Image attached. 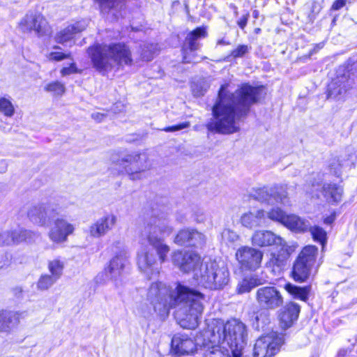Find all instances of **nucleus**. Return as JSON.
Returning a JSON list of instances; mask_svg holds the SVG:
<instances>
[{
	"instance_id": "1",
	"label": "nucleus",
	"mask_w": 357,
	"mask_h": 357,
	"mask_svg": "<svg viewBox=\"0 0 357 357\" xmlns=\"http://www.w3.org/2000/svg\"><path fill=\"white\" fill-rule=\"evenodd\" d=\"M146 296L158 314H167L171 308L175 307V316L181 327L194 329L198 326L204 300L200 292L181 284L171 290L162 282H155L150 286Z\"/></svg>"
},
{
	"instance_id": "2",
	"label": "nucleus",
	"mask_w": 357,
	"mask_h": 357,
	"mask_svg": "<svg viewBox=\"0 0 357 357\" xmlns=\"http://www.w3.org/2000/svg\"><path fill=\"white\" fill-rule=\"evenodd\" d=\"M228 84L222 85L219 91V101L213 106L215 121L208 125L209 130L222 134L234 133L238 130L236 119L237 112L245 111L260 98L264 88L243 84L234 93L227 90Z\"/></svg>"
},
{
	"instance_id": "3",
	"label": "nucleus",
	"mask_w": 357,
	"mask_h": 357,
	"mask_svg": "<svg viewBox=\"0 0 357 357\" xmlns=\"http://www.w3.org/2000/svg\"><path fill=\"white\" fill-rule=\"evenodd\" d=\"M248 329L244 323L233 319L218 322L208 337L204 357H241L247 344Z\"/></svg>"
},
{
	"instance_id": "4",
	"label": "nucleus",
	"mask_w": 357,
	"mask_h": 357,
	"mask_svg": "<svg viewBox=\"0 0 357 357\" xmlns=\"http://www.w3.org/2000/svg\"><path fill=\"white\" fill-rule=\"evenodd\" d=\"M93 67L102 74L111 71L114 66L122 68L132 64L130 48L123 43L97 44L87 49Z\"/></svg>"
},
{
	"instance_id": "5",
	"label": "nucleus",
	"mask_w": 357,
	"mask_h": 357,
	"mask_svg": "<svg viewBox=\"0 0 357 357\" xmlns=\"http://www.w3.org/2000/svg\"><path fill=\"white\" fill-rule=\"evenodd\" d=\"M173 227L165 215H155L146 222L140 233L141 240L146 241L155 250L160 263L167 260L170 248L165 243L162 236L172 234Z\"/></svg>"
},
{
	"instance_id": "6",
	"label": "nucleus",
	"mask_w": 357,
	"mask_h": 357,
	"mask_svg": "<svg viewBox=\"0 0 357 357\" xmlns=\"http://www.w3.org/2000/svg\"><path fill=\"white\" fill-rule=\"evenodd\" d=\"M196 279L206 288L218 289L227 284L229 273L224 262L213 261L205 263L204 270L196 273Z\"/></svg>"
},
{
	"instance_id": "7",
	"label": "nucleus",
	"mask_w": 357,
	"mask_h": 357,
	"mask_svg": "<svg viewBox=\"0 0 357 357\" xmlns=\"http://www.w3.org/2000/svg\"><path fill=\"white\" fill-rule=\"evenodd\" d=\"M128 264V256L127 253L126 252H119L110 260L104 271L97 275V281L98 282H105L110 280L116 287L122 286L121 275Z\"/></svg>"
},
{
	"instance_id": "8",
	"label": "nucleus",
	"mask_w": 357,
	"mask_h": 357,
	"mask_svg": "<svg viewBox=\"0 0 357 357\" xmlns=\"http://www.w3.org/2000/svg\"><path fill=\"white\" fill-rule=\"evenodd\" d=\"M59 206L53 202L31 206L27 211L29 219L35 225L47 227L59 214Z\"/></svg>"
},
{
	"instance_id": "9",
	"label": "nucleus",
	"mask_w": 357,
	"mask_h": 357,
	"mask_svg": "<svg viewBox=\"0 0 357 357\" xmlns=\"http://www.w3.org/2000/svg\"><path fill=\"white\" fill-rule=\"evenodd\" d=\"M132 180H139L142 173L149 168L148 157L145 153L137 152L125 155L117 161Z\"/></svg>"
},
{
	"instance_id": "10",
	"label": "nucleus",
	"mask_w": 357,
	"mask_h": 357,
	"mask_svg": "<svg viewBox=\"0 0 357 357\" xmlns=\"http://www.w3.org/2000/svg\"><path fill=\"white\" fill-rule=\"evenodd\" d=\"M18 27L23 33L34 32L38 37L47 35L50 31L46 18L36 10L29 11L19 22Z\"/></svg>"
},
{
	"instance_id": "11",
	"label": "nucleus",
	"mask_w": 357,
	"mask_h": 357,
	"mask_svg": "<svg viewBox=\"0 0 357 357\" xmlns=\"http://www.w3.org/2000/svg\"><path fill=\"white\" fill-rule=\"evenodd\" d=\"M283 337L273 332L260 337L254 347V357H272L283 344Z\"/></svg>"
},
{
	"instance_id": "12",
	"label": "nucleus",
	"mask_w": 357,
	"mask_h": 357,
	"mask_svg": "<svg viewBox=\"0 0 357 357\" xmlns=\"http://www.w3.org/2000/svg\"><path fill=\"white\" fill-rule=\"evenodd\" d=\"M172 261L174 266L184 273L193 271L195 278L196 273H200V271L204 268L201 257L194 252L174 251L172 255Z\"/></svg>"
},
{
	"instance_id": "13",
	"label": "nucleus",
	"mask_w": 357,
	"mask_h": 357,
	"mask_svg": "<svg viewBox=\"0 0 357 357\" xmlns=\"http://www.w3.org/2000/svg\"><path fill=\"white\" fill-rule=\"evenodd\" d=\"M256 301L264 310H275L282 305L283 296L280 291L273 286L259 288L256 291Z\"/></svg>"
},
{
	"instance_id": "14",
	"label": "nucleus",
	"mask_w": 357,
	"mask_h": 357,
	"mask_svg": "<svg viewBox=\"0 0 357 357\" xmlns=\"http://www.w3.org/2000/svg\"><path fill=\"white\" fill-rule=\"evenodd\" d=\"M264 253L262 251L249 246L238 249L236 257L242 268L255 271L261 266Z\"/></svg>"
},
{
	"instance_id": "15",
	"label": "nucleus",
	"mask_w": 357,
	"mask_h": 357,
	"mask_svg": "<svg viewBox=\"0 0 357 357\" xmlns=\"http://www.w3.org/2000/svg\"><path fill=\"white\" fill-rule=\"evenodd\" d=\"M206 36L207 32L204 27H198L187 35L185 43L183 47V62L197 63L199 61L195 53V51L199 47V43L197 40L206 38Z\"/></svg>"
},
{
	"instance_id": "16",
	"label": "nucleus",
	"mask_w": 357,
	"mask_h": 357,
	"mask_svg": "<svg viewBox=\"0 0 357 357\" xmlns=\"http://www.w3.org/2000/svg\"><path fill=\"white\" fill-rule=\"evenodd\" d=\"M87 26L84 20L70 24L57 31L54 40L57 43L72 47L75 44L76 34L83 31Z\"/></svg>"
},
{
	"instance_id": "17",
	"label": "nucleus",
	"mask_w": 357,
	"mask_h": 357,
	"mask_svg": "<svg viewBox=\"0 0 357 357\" xmlns=\"http://www.w3.org/2000/svg\"><path fill=\"white\" fill-rule=\"evenodd\" d=\"M252 245L257 247H268L275 245L278 247H287L286 241L280 236L270 230H256L251 237Z\"/></svg>"
},
{
	"instance_id": "18",
	"label": "nucleus",
	"mask_w": 357,
	"mask_h": 357,
	"mask_svg": "<svg viewBox=\"0 0 357 357\" xmlns=\"http://www.w3.org/2000/svg\"><path fill=\"white\" fill-rule=\"evenodd\" d=\"M75 227L63 218H56L48 233L50 239L55 243L67 241L68 236L73 233Z\"/></svg>"
},
{
	"instance_id": "19",
	"label": "nucleus",
	"mask_w": 357,
	"mask_h": 357,
	"mask_svg": "<svg viewBox=\"0 0 357 357\" xmlns=\"http://www.w3.org/2000/svg\"><path fill=\"white\" fill-rule=\"evenodd\" d=\"M117 218L114 214H107L92 223L89 227V235L96 238L106 235L116 225Z\"/></svg>"
},
{
	"instance_id": "20",
	"label": "nucleus",
	"mask_w": 357,
	"mask_h": 357,
	"mask_svg": "<svg viewBox=\"0 0 357 357\" xmlns=\"http://www.w3.org/2000/svg\"><path fill=\"white\" fill-rule=\"evenodd\" d=\"M240 222L248 229L263 226L266 223L265 211L263 209H253L245 212L241 216Z\"/></svg>"
},
{
	"instance_id": "21",
	"label": "nucleus",
	"mask_w": 357,
	"mask_h": 357,
	"mask_svg": "<svg viewBox=\"0 0 357 357\" xmlns=\"http://www.w3.org/2000/svg\"><path fill=\"white\" fill-rule=\"evenodd\" d=\"M275 252H271L269 254L268 260L266 263V266L269 269L274 275L280 274L283 266L285 265L287 257L288 255L286 252L287 247L282 248Z\"/></svg>"
},
{
	"instance_id": "22",
	"label": "nucleus",
	"mask_w": 357,
	"mask_h": 357,
	"mask_svg": "<svg viewBox=\"0 0 357 357\" xmlns=\"http://www.w3.org/2000/svg\"><path fill=\"white\" fill-rule=\"evenodd\" d=\"M172 348L176 354L181 356L193 352L195 344L187 335L178 334L172 340Z\"/></svg>"
},
{
	"instance_id": "23",
	"label": "nucleus",
	"mask_w": 357,
	"mask_h": 357,
	"mask_svg": "<svg viewBox=\"0 0 357 357\" xmlns=\"http://www.w3.org/2000/svg\"><path fill=\"white\" fill-rule=\"evenodd\" d=\"M300 312V306L294 303H288L281 311L279 319L280 325L284 328H289L296 321Z\"/></svg>"
},
{
	"instance_id": "24",
	"label": "nucleus",
	"mask_w": 357,
	"mask_h": 357,
	"mask_svg": "<svg viewBox=\"0 0 357 357\" xmlns=\"http://www.w3.org/2000/svg\"><path fill=\"white\" fill-rule=\"evenodd\" d=\"M22 313L0 310V333H9L20 322Z\"/></svg>"
},
{
	"instance_id": "25",
	"label": "nucleus",
	"mask_w": 357,
	"mask_h": 357,
	"mask_svg": "<svg viewBox=\"0 0 357 357\" xmlns=\"http://www.w3.org/2000/svg\"><path fill=\"white\" fill-rule=\"evenodd\" d=\"M35 235V233L25 229L15 230L11 234L6 232L0 234V245H9L11 243H18L24 241H30Z\"/></svg>"
},
{
	"instance_id": "26",
	"label": "nucleus",
	"mask_w": 357,
	"mask_h": 357,
	"mask_svg": "<svg viewBox=\"0 0 357 357\" xmlns=\"http://www.w3.org/2000/svg\"><path fill=\"white\" fill-rule=\"evenodd\" d=\"M322 195L326 200L332 204H337L342 200L343 188L337 183H326L322 186Z\"/></svg>"
},
{
	"instance_id": "27",
	"label": "nucleus",
	"mask_w": 357,
	"mask_h": 357,
	"mask_svg": "<svg viewBox=\"0 0 357 357\" xmlns=\"http://www.w3.org/2000/svg\"><path fill=\"white\" fill-rule=\"evenodd\" d=\"M156 262V257L152 251H144L138 255V267L142 271L146 273L147 274L153 272Z\"/></svg>"
},
{
	"instance_id": "28",
	"label": "nucleus",
	"mask_w": 357,
	"mask_h": 357,
	"mask_svg": "<svg viewBox=\"0 0 357 357\" xmlns=\"http://www.w3.org/2000/svg\"><path fill=\"white\" fill-rule=\"evenodd\" d=\"M312 270V266L297 258L293 266L292 278L296 282H305L310 275Z\"/></svg>"
},
{
	"instance_id": "29",
	"label": "nucleus",
	"mask_w": 357,
	"mask_h": 357,
	"mask_svg": "<svg viewBox=\"0 0 357 357\" xmlns=\"http://www.w3.org/2000/svg\"><path fill=\"white\" fill-rule=\"evenodd\" d=\"M283 225L296 232H304L310 228L308 221L294 214L287 215Z\"/></svg>"
},
{
	"instance_id": "30",
	"label": "nucleus",
	"mask_w": 357,
	"mask_h": 357,
	"mask_svg": "<svg viewBox=\"0 0 357 357\" xmlns=\"http://www.w3.org/2000/svg\"><path fill=\"white\" fill-rule=\"evenodd\" d=\"M264 282L262 279L259 278L256 275L246 278L238 283L236 291L241 294L248 293L255 287L262 284Z\"/></svg>"
},
{
	"instance_id": "31",
	"label": "nucleus",
	"mask_w": 357,
	"mask_h": 357,
	"mask_svg": "<svg viewBox=\"0 0 357 357\" xmlns=\"http://www.w3.org/2000/svg\"><path fill=\"white\" fill-rule=\"evenodd\" d=\"M318 254V248L314 245L304 247L297 258L313 268Z\"/></svg>"
},
{
	"instance_id": "32",
	"label": "nucleus",
	"mask_w": 357,
	"mask_h": 357,
	"mask_svg": "<svg viewBox=\"0 0 357 357\" xmlns=\"http://www.w3.org/2000/svg\"><path fill=\"white\" fill-rule=\"evenodd\" d=\"M273 187H262L255 188L250 193V197L260 202H273Z\"/></svg>"
},
{
	"instance_id": "33",
	"label": "nucleus",
	"mask_w": 357,
	"mask_h": 357,
	"mask_svg": "<svg viewBox=\"0 0 357 357\" xmlns=\"http://www.w3.org/2000/svg\"><path fill=\"white\" fill-rule=\"evenodd\" d=\"M284 289L290 294L294 296L296 298L305 301L307 298V296L310 291V288L307 287H300L288 283L285 285Z\"/></svg>"
},
{
	"instance_id": "34",
	"label": "nucleus",
	"mask_w": 357,
	"mask_h": 357,
	"mask_svg": "<svg viewBox=\"0 0 357 357\" xmlns=\"http://www.w3.org/2000/svg\"><path fill=\"white\" fill-rule=\"evenodd\" d=\"M64 266V262L60 259H54L48 262V269L51 275L57 280L61 277Z\"/></svg>"
},
{
	"instance_id": "35",
	"label": "nucleus",
	"mask_w": 357,
	"mask_h": 357,
	"mask_svg": "<svg viewBox=\"0 0 357 357\" xmlns=\"http://www.w3.org/2000/svg\"><path fill=\"white\" fill-rule=\"evenodd\" d=\"M265 213L266 218H267L272 221L279 222L282 225H284V222L287 215V214L279 207H273L268 211L265 212Z\"/></svg>"
},
{
	"instance_id": "36",
	"label": "nucleus",
	"mask_w": 357,
	"mask_h": 357,
	"mask_svg": "<svg viewBox=\"0 0 357 357\" xmlns=\"http://www.w3.org/2000/svg\"><path fill=\"white\" fill-rule=\"evenodd\" d=\"M0 113L7 117L13 116L15 107L10 99L5 97L0 98Z\"/></svg>"
},
{
	"instance_id": "37",
	"label": "nucleus",
	"mask_w": 357,
	"mask_h": 357,
	"mask_svg": "<svg viewBox=\"0 0 357 357\" xmlns=\"http://www.w3.org/2000/svg\"><path fill=\"white\" fill-rule=\"evenodd\" d=\"M192 235H193L192 229H182L176 236L174 242L180 245H190Z\"/></svg>"
},
{
	"instance_id": "38",
	"label": "nucleus",
	"mask_w": 357,
	"mask_h": 357,
	"mask_svg": "<svg viewBox=\"0 0 357 357\" xmlns=\"http://www.w3.org/2000/svg\"><path fill=\"white\" fill-rule=\"evenodd\" d=\"M273 202L285 204L288 202L287 192L282 186L273 187Z\"/></svg>"
},
{
	"instance_id": "39",
	"label": "nucleus",
	"mask_w": 357,
	"mask_h": 357,
	"mask_svg": "<svg viewBox=\"0 0 357 357\" xmlns=\"http://www.w3.org/2000/svg\"><path fill=\"white\" fill-rule=\"evenodd\" d=\"M45 90L52 93L54 96H61L65 93L66 87L61 82L56 81L47 84L45 86Z\"/></svg>"
},
{
	"instance_id": "40",
	"label": "nucleus",
	"mask_w": 357,
	"mask_h": 357,
	"mask_svg": "<svg viewBox=\"0 0 357 357\" xmlns=\"http://www.w3.org/2000/svg\"><path fill=\"white\" fill-rule=\"evenodd\" d=\"M57 280L56 278L50 275H43L37 282V288L40 290H47L51 287Z\"/></svg>"
},
{
	"instance_id": "41",
	"label": "nucleus",
	"mask_w": 357,
	"mask_h": 357,
	"mask_svg": "<svg viewBox=\"0 0 357 357\" xmlns=\"http://www.w3.org/2000/svg\"><path fill=\"white\" fill-rule=\"evenodd\" d=\"M208 88L209 84L206 80H202L192 85V90L195 96H203Z\"/></svg>"
},
{
	"instance_id": "42",
	"label": "nucleus",
	"mask_w": 357,
	"mask_h": 357,
	"mask_svg": "<svg viewBox=\"0 0 357 357\" xmlns=\"http://www.w3.org/2000/svg\"><path fill=\"white\" fill-rule=\"evenodd\" d=\"M336 83L331 84L329 86L328 89V98H338L340 96L342 95L343 93H345L347 91V89L346 88L345 85H343L342 86H336Z\"/></svg>"
},
{
	"instance_id": "43",
	"label": "nucleus",
	"mask_w": 357,
	"mask_h": 357,
	"mask_svg": "<svg viewBox=\"0 0 357 357\" xmlns=\"http://www.w3.org/2000/svg\"><path fill=\"white\" fill-rule=\"evenodd\" d=\"M309 229L314 239L324 244L326 239V232L322 228L317 226L310 227Z\"/></svg>"
},
{
	"instance_id": "44",
	"label": "nucleus",
	"mask_w": 357,
	"mask_h": 357,
	"mask_svg": "<svg viewBox=\"0 0 357 357\" xmlns=\"http://www.w3.org/2000/svg\"><path fill=\"white\" fill-rule=\"evenodd\" d=\"M251 50V46L247 45H238L234 49L229 56L234 59L241 58L248 54Z\"/></svg>"
},
{
	"instance_id": "45",
	"label": "nucleus",
	"mask_w": 357,
	"mask_h": 357,
	"mask_svg": "<svg viewBox=\"0 0 357 357\" xmlns=\"http://www.w3.org/2000/svg\"><path fill=\"white\" fill-rule=\"evenodd\" d=\"M123 0H96L102 9H110L118 7Z\"/></svg>"
},
{
	"instance_id": "46",
	"label": "nucleus",
	"mask_w": 357,
	"mask_h": 357,
	"mask_svg": "<svg viewBox=\"0 0 357 357\" xmlns=\"http://www.w3.org/2000/svg\"><path fill=\"white\" fill-rule=\"evenodd\" d=\"M192 234L190 245H201L205 242V236L203 234L194 229H192Z\"/></svg>"
},
{
	"instance_id": "47",
	"label": "nucleus",
	"mask_w": 357,
	"mask_h": 357,
	"mask_svg": "<svg viewBox=\"0 0 357 357\" xmlns=\"http://www.w3.org/2000/svg\"><path fill=\"white\" fill-rule=\"evenodd\" d=\"M222 238L227 242L234 243L239 238V236L234 231L225 229L222 234Z\"/></svg>"
},
{
	"instance_id": "48",
	"label": "nucleus",
	"mask_w": 357,
	"mask_h": 357,
	"mask_svg": "<svg viewBox=\"0 0 357 357\" xmlns=\"http://www.w3.org/2000/svg\"><path fill=\"white\" fill-rule=\"evenodd\" d=\"M190 122L185 121L181 123H178V125L172 126H168L162 129V130L165 132H176L181 130H183L184 128H187L190 127Z\"/></svg>"
},
{
	"instance_id": "49",
	"label": "nucleus",
	"mask_w": 357,
	"mask_h": 357,
	"mask_svg": "<svg viewBox=\"0 0 357 357\" xmlns=\"http://www.w3.org/2000/svg\"><path fill=\"white\" fill-rule=\"evenodd\" d=\"M70 56V54H65L63 52H51L49 55V59L52 61H59L69 58Z\"/></svg>"
},
{
	"instance_id": "50",
	"label": "nucleus",
	"mask_w": 357,
	"mask_h": 357,
	"mask_svg": "<svg viewBox=\"0 0 357 357\" xmlns=\"http://www.w3.org/2000/svg\"><path fill=\"white\" fill-rule=\"evenodd\" d=\"M330 169L331 172L334 173L337 176H340L342 173V165L340 163L339 160H335L333 162L330 164Z\"/></svg>"
},
{
	"instance_id": "51",
	"label": "nucleus",
	"mask_w": 357,
	"mask_h": 357,
	"mask_svg": "<svg viewBox=\"0 0 357 357\" xmlns=\"http://www.w3.org/2000/svg\"><path fill=\"white\" fill-rule=\"evenodd\" d=\"M77 73V69L75 63H73L68 67L63 68L61 70V74L62 76H67L71 74Z\"/></svg>"
},
{
	"instance_id": "52",
	"label": "nucleus",
	"mask_w": 357,
	"mask_h": 357,
	"mask_svg": "<svg viewBox=\"0 0 357 357\" xmlns=\"http://www.w3.org/2000/svg\"><path fill=\"white\" fill-rule=\"evenodd\" d=\"M154 52L151 50H143L142 53V59L144 61H151L153 59Z\"/></svg>"
},
{
	"instance_id": "53",
	"label": "nucleus",
	"mask_w": 357,
	"mask_h": 357,
	"mask_svg": "<svg viewBox=\"0 0 357 357\" xmlns=\"http://www.w3.org/2000/svg\"><path fill=\"white\" fill-rule=\"evenodd\" d=\"M347 1V0H336L333 3V4L332 6V8L333 10H337L342 8L343 6H344Z\"/></svg>"
},
{
	"instance_id": "54",
	"label": "nucleus",
	"mask_w": 357,
	"mask_h": 357,
	"mask_svg": "<svg viewBox=\"0 0 357 357\" xmlns=\"http://www.w3.org/2000/svg\"><path fill=\"white\" fill-rule=\"evenodd\" d=\"M249 14H246L243 15L238 21V24L241 29H244L246 26L248 20Z\"/></svg>"
},
{
	"instance_id": "55",
	"label": "nucleus",
	"mask_w": 357,
	"mask_h": 357,
	"mask_svg": "<svg viewBox=\"0 0 357 357\" xmlns=\"http://www.w3.org/2000/svg\"><path fill=\"white\" fill-rule=\"evenodd\" d=\"M91 117L97 122H100L105 119V114L100 112H95L91 114Z\"/></svg>"
},
{
	"instance_id": "56",
	"label": "nucleus",
	"mask_w": 357,
	"mask_h": 357,
	"mask_svg": "<svg viewBox=\"0 0 357 357\" xmlns=\"http://www.w3.org/2000/svg\"><path fill=\"white\" fill-rule=\"evenodd\" d=\"M335 214L332 213L331 215L326 217L324 219V223L326 225H331V223L333 222V221L335 220Z\"/></svg>"
},
{
	"instance_id": "57",
	"label": "nucleus",
	"mask_w": 357,
	"mask_h": 357,
	"mask_svg": "<svg viewBox=\"0 0 357 357\" xmlns=\"http://www.w3.org/2000/svg\"><path fill=\"white\" fill-rule=\"evenodd\" d=\"M347 354V350L342 349L338 352L337 357H344Z\"/></svg>"
},
{
	"instance_id": "58",
	"label": "nucleus",
	"mask_w": 357,
	"mask_h": 357,
	"mask_svg": "<svg viewBox=\"0 0 357 357\" xmlns=\"http://www.w3.org/2000/svg\"><path fill=\"white\" fill-rule=\"evenodd\" d=\"M0 130H2L3 132H9L11 130V127L8 126V128H6V126H0Z\"/></svg>"
},
{
	"instance_id": "59",
	"label": "nucleus",
	"mask_w": 357,
	"mask_h": 357,
	"mask_svg": "<svg viewBox=\"0 0 357 357\" xmlns=\"http://www.w3.org/2000/svg\"><path fill=\"white\" fill-rule=\"evenodd\" d=\"M229 42L225 40L224 39H221L218 41V45H229Z\"/></svg>"
},
{
	"instance_id": "60",
	"label": "nucleus",
	"mask_w": 357,
	"mask_h": 357,
	"mask_svg": "<svg viewBox=\"0 0 357 357\" xmlns=\"http://www.w3.org/2000/svg\"><path fill=\"white\" fill-rule=\"evenodd\" d=\"M59 48H60V47H58V46H54V49H59Z\"/></svg>"
},
{
	"instance_id": "61",
	"label": "nucleus",
	"mask_w": 357,
	"mask_h": 357,
	"mask_svg": "<svg viewBox=\"0 0 357 357\" xmlns=\"http://www.w3.org/2000/svg\"><path fill=\"white\" fill-rule=\"evenodd\" d=\"M254 13H255V16L257 17V11H255Z\"/></svg>"
}]
</instances>
